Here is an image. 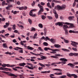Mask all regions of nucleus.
<instances>
[{
	"mask_svg": "<svg viewBox=\"0 0 78 78\" xmlns=\"http://www.w3.org/2000/svg\"><path fill=\"white\" fill-rule=\"evenodd\" d=\"M2 73H6V74H8L9 75H10L11 76H15V77H17V76L15 75V74L11 73H10L8 72H5V71H2Z\"/></svg>",
	"mask_w": 78,
	"mask_h": 78,
	"instance_id": "nucleus-1",
	"label": "nucleus"
},
{
	"mask_svg": "<svg viewBox=\"0 0 78 78\" xmlns=\"http://www.w3.org/2000/svg\"><path fill=\"white\" fill-rule=\"evenodd\" d=\"M71 42H72L71 43V45L73 46V47H76V48L77 47V45H78V43H76L75 42L73 41H71Z\"/></svg>",
	"mask_w": 78,
	"mask_h": 78,
	"instance_id": "nucleus-2",
	"label": "nucleus"
},
{
	"mask_svg": "<svg viewBox=\"0 0 78 78\" xmlns=\"http://www.w3.org/2000/svg\"><path fill=\"white\" fill-rule=\"evenodd\" d=\"M62 23H63V24H66V25H70L69 26V28H73V27H74V26L72 23H70L67 22Z\"/></svg>",
	"mask_w": 78,
	"mask_h": 78,
	"instance_id": "nucleus-3",
	"label": "nucleus"
},
{
	"mask_svg": "<svg viewBox=\"0 0 78 78\" xmlns=\"http://www.w3.org/2000/svg\"><path fill=\"white\" fill-rule=\"evenodd\" d=\"M78 56V53H70L69 54V55L70 56Z\"/></svg>",
	"mask_w": 78,
	"mask_h": 78,
	"instance_id": "nucleus-4",
	"label": "nucleus"
},
{
	"mask_svg": "<svg viewBox=\"0 0 78 78\" xmlns=\"http://www.w3.org/2000/svg\"><path fill=\"white\" fill-rule=\"evenodd\" d=\"M55 25L56 26H58H58H61V27H62V26H63V24H62V23L61 22H58L56 23H55Z\"/></svg>",
	"mask_w": 78,
	"mask_h": 78,
	"instance_id": "nucleus-5",
	"label": "nucleus"
},
{
	"mask_svg": "<svg viewBox=\"0 0 78 78\" xmlns=\"http://www.w3.org/2000/svg\"><path fill=\"white\" fill-rule=\"evenodd\" d=\"M30 53H31V54H32V55H35V56H42V55H41V54H35L33 52H30Z\"/></svg>",
	"mask_w": 78,
	"mask_h": 78,
	"instance_id": "nucleus-6",
	"label": "nucleus"
},
{
	"mask_svg": "<svg viewBox=\"0 0 78 78\" xmlns=\"http://www.w3.org/2000/svg\"><path fill=\"white\" fill-rule=\"evenodd\" d=\"M67 65L70 66L71 68H74V67H75V65L72 63H69L67 64Z\"/></svg>",
	"mask_w": 78,
	"mask_h": 78,
	"instance_id": "nucleus-7",
	"label": "nucleus"
},
{
	"mask_svg": "<svg viewBox=\"0 0 78 78\" xmlns=\"http://www.w3.org/2000/svg\"><path fill=\"white\" fill-rule=\"evenodd\" d=\"M29 15L30 16H31L32 17H34L35 16H36V14H33V12L31 11H30V13H29Z\"/></svg>",
	"mask_w": 78,
	"mask_h": 78,
	"instance_id": "nucleus-8",
	"label": "nucleus"
},
{
	"mask_svg": "<svg viewBox=\"0 0 78 78\" xmlns=\"http://www.w3.org/2000/svg\"><path fill=\"white\" fill-rule=\"evenodd\" d=\"M29 15L30 16H31L32 17H34L35 16H36V14H33V12L31 11H30V13H29Z\"/></svg>",
	"mask_w": 78,
	"mask_h": 78,
	"instance_id": "nucleus-9",
	"label": "nucleus"
},
{
	"mask_svg": "<svg viewBox=\"0 0 78 78\" xmlns=\"http://www.w3.org/2000/svg\"><path fill=\"white\" fill-rule=\"evenodd\" d=\"M27 47L28 50H34V48H32V47H30V46H27Z\"/></svg>",
	"mask_w": 78,
	"mask_h": 78,
	"instance_id": "nucleus-10",
	"label": "nucleus"
},
{
	"mask_svg": "<svg viewBox=\"0 0 78 78\" xmlns=\"http://www.w3.org/2000/svg\"><path fill=\"white\" fill-rule=\"evenodd\" d=\"M60 61H62L64 62H67L68 61L67 59L64 58H60Z\"/></svg>",
	"mask_w": 78,
	"mask_h": 78,
	"instance_id": "nucleus-11",
	"label": "nucleus"
},
{
	"mask_svg": "<svg viewBox=\"0 0 78 78\" xmlns=\"http://www.w3.org/2000/svg\"><path fill=\"white\" fill-rule=\"evenodd\" d=\"M56 8L58 10H61V7L60 5H57Z\"/></svg>",
	"mask_w": 78,
	"mask_h": 78,
	"instance_id": "nucleus-12",
	"label": "nucleus"
},
{
	"mask_svg": "<svg viewBox=\"0 0 78 78\" xmlns=\"http://www.w3.org/2000/svg\"><path fill=\"white\" fill-rule=\"evenodd\" d=\"M19 65L20 66H21V67H23L24 66H25V65H26V63H23L19 64Z\"/></svg>",
	"mask_w": 78,
	"mask_h": 78,
	"instance_id": "nucleus-13",
	"label": "nucleus"
},
{
	"mask_svg": "<svg viewBox=\"0 0 78 78\" xmlns=\"http://www.w3.org/2000/svg\"><path fill=\"white\" fill-rule=\"evenodd\" d=\"M54 47H55V48H59L61 47V45L59 44H55L54 45Z\"/></svg>",
	"mask_w": 78,
	"mask_h": 78,
	"instance_id": "nucleus-14",
	"label": "nucleus"
},
{
	"mask_svg": "<svg viewBox=\"0 0 78 78\" xmlns=\"http://www.w3.org/2000/svg\"><path fill=\"white\" fill-rule=\"evenodd\" d=\"M62 50H63V51H67V52H70V50H69L68 49H64V48H62Z\"/></svg>",
	"mask_w": 78,
	"mask_h": 78,
	"instance_id": "nucleus-15",
	"label": "nucleus"
},
{
	"mask_svg": "<svg viewBox=\"0 0 78 78\" xmlns=\"http://www.w3.org/2000/svg\"><path fill=\"white\" fill-rule=\"evenodd\" d=\"M51 41L52 43L54 44L55 42V40L51 38V39H50V41Z\"/></svg>",
	"mask_w": 78,
	"mask_h": 78,
	"instance_id": "nucleus-16",
	"label": "nucleus"
},
{
	"mask_svg": "<svg viewBox=\"0 0 78 78\" xmlns=\"http://www.w3.org/2000/svg\"><path fill=\"white\" fill-rule=\"evenodd\" d=\"M66 75L67 76H68V77H70V78H71L72 76V75H73V74H70L69 73H67Z\"/></svg>",
	"mask_w": 78,
	"mask_h": 78,
	"instance_id": "nucleus-17",
	"label": "nucleus"
},
{
	"mask_svg": "<svg viewBox=\"0 0 78 78\" xmlns=\"http://www.w3.org/2000/svg\"><path fill=\"white\" fill-rule=\"evenodd\" d=\"M6 55H13L14 53V52H12V53H11L9 52H7L5 53Z\"/></svg>",
	"mask_w": 78,
	"mask_h": 78,
	"instance_id": "nucleus-18",
	"label": "nucleus"
},
{
	"mask_svg": "<svg viewBox=\"0 0 78 78\" xmlns=\"http://www.w3.org/2000/svg\"><path fill=\"white\" fill-rule=\"evenodd\" d=\"M68 28V26L66 25H63V28L64 30H66V28Z\"/></svg>",
	"mask_w": 78,
	"mask_h": 78,
	"instance_id": "nucleus-19",
	"label": "nucleus"
},
{
	"mask_svg": "<svg viewBox=\"0 0 78 78\" xmlns=\"http://www.w3.org/2000/svg\"><path fill=\"white\" fill-rule=\"evenodd\" d=\"M51 51H59V50L57 49H51Z\"/></svg>",
	"mask_w": 78,
	"mask_h": 78,
	"instance_id": "nucleus-20",
	"label": "nucleus"
},
{
	"mask_svg": "<svg viewBox=\"0 0 78 78\" xmlns=\"http://www.w3.org/2000/svg\"><path fill=\"white\" fill-rule=\"evenodd\" d=\"M72 76H73L74 78H78V76L75 74H72Z\"/></svg>",
	"mask_w": 78,
	"mask_h": 78,
	"instance_id": "nucleus-21",
	"label": "nucleus"
},
{
	"mask_svg": "<svg viewBox=\"0 0 78 78\" xmlns=\"http://www.w3.org/2000/svg\"><path fill=\"white\" fill-rule=\"evenodd\" d=\"M51 58H55V59H58V57L56 56H55L54 55L51 56Z\"/></svg>",
	"mask_w": 78,
	"mask_h": 78,
	"instance_id": "nucleus-22",
	"label": "nucleus"
},
{
	"mask_svg": "<svg viewBox=\"0 0 78 78\" xmlns=\"http://www.w3.org/2000/svg\"><path fill=\"white\" fill-rule=\"evenodd\" d=\"M44 50L45 51H47L48 50H51V49L49 48L45 47L44 48Z\"/></svg>",
	"mask_w": 78,
	"mask_h": 78,
	"instance_id": "nucleus-23",
	"label": "nucleus"
},
{
	"mask_svg": "<svg viewBox=\"0 0 78 78\" xmlns=\"http://www.w3.org/2000/svg\"><path fill=\"white\" fill-rule=\"evenodd\" d=\"M66 6L65 5H63L61 6V9H65L66 8Z\"/></svg>",
	"mask_w": 78,
	"mask_h": 78,
	"instance_id": "nucleus-24",
	"label": "nucleus"
},
{
	"mask_svg": "<svg viewBox=\"0 0 78 78\" xmlns=\"http://www.w3.org/2000/svg\"><path fill=\"white\" fill-rule=\"evenodd\" d=\"M38 6L39 7L40 9L43 8V6L41 5V4H38Z\"/></svg>",
	"mask_w": 78,
	"mask_h": 78,
	"instance_id": "nucleus-25",
	"label": "nucleus"
},
{
	"mask_svg": "<svg viewBox=\"0 0 78 78\" xmlns=\"http://www.w3.org/2000/svg\"><path fill=\"white\" fill-rule=\"evenodd\" d=\"M41 19H42V20L45 19V18H46V16H45L44 15H41Z\"/></svg>",
	"mask_w": 78,
	"mask_h": 78,
	"instance_id": "nucleus-26",
	"label": "nucleus"
},
{
	"mask_svg": "<svg viewBox=\"0 0 78 78\" xmlns=\"http://www.w3.org/2000/svg\"><path fill=\"white\" fill-rule=\"evenodd\" d=\"M41 58H42V59H46L47 58V57H45L44 56H42L41 57Z\"/></svg>",
	"mask_w": 78,
	"mask_h": 78,
	"instance_id": "nucleus-27",
	"label": "nucleus"
},
{
	"mask_svg": "<svg viewBox=\"0 0 78 78\" xmlns=\"http://www.w3.org/2000/svg\"><path fill=\"white\" fill-rule=\"evenodd\" d=\"M75 17L74 16H70L69 17V20H71L73 19H74Z\"/></svg>",
	"mask_w": 78,
	"mask_h": 78,
	"instance_id": "nucleus-28",
	"label": "nucleus"
},
{
	"mask_svg": "<svg viewBox=\"0 0 78 78\" xmlns=\"http://www.w3.org/2000/svg\"><path fill=\"white\" fill-rule=\"evenodd\" d=\"M53 70H56V71H60L61 72V71H62V70L60 69H54Z\"/></svg>",
	"mask_w": 78,
	"mask_h": 78,
	"instance_id": "nucleus-29",
	"label": "nucleus"
},
{
	"mask_svg": "<svg viewBox=\"0 0 78 78\" xmlns=\"http://www.w3.org/2000/svg\"><path fill=\"white\" fill-rule=\"evenodd\" d=\"M38 26L39 27L41 28H43V26H42V24L41 23L39 24Z\"/></svg>",
	"mask_w": 78,
	"mask_h": 78,
	"instance_id": "nucleus-30",
	"label": "nucleus"
},
{
	"mask_svg": "<svg viewBox=\"0 0 78 78\" xmlns=\"http://www.w3.org/2000/svg\"><path fill=\"white\" fill-rule=\"evenodd\" d=\"M64 30L65 31V35H68V30Z\"/></svg>",
	"mask_w": 78,
	"mask_h": 78,
	"instance_id": "nucleus-31",
	"label": "nucleus"
},
{
	"mask_svg": "<svg viewBox=\"0 0 78 78\" xmlns=\"http://www.w3.org/2000/svg\"><path fill=\"white\" fill-rule=\"evenodd\" d=\"M48 18L49 19V20H52L53 19V17L51 16H47Z\"/></svg>",
	"mask_w": 78,
	"mask_h": 78,
	"instance_id": "nucleus-32",
	"label": "nucleus"
},
{
	"mask_svg": "<svg viewBox=\"0 0 78 78\" xmlns=\"http://www.w3.org/2000/svg\"><path fill=\"white\" fill-rule=\"evenodd\" d=\"M43 44L44 46H48V43L46 42H44L43 43Z\"/></svg>",
	"mask_w": 78,
	"mask_h": 78,
	"instance_id": "nucleus-33",
	"label": "nucleus"
},
{
	"mask_svg": "<svg viewBox=\"0 0 78 78\" xmlns=\"http://www.w3.org/2000/svg\"><path fill=\"white\" fill-rule=\"evenodd\" d=\"M69 33H75V31H74V30H70L69 31Z\"/></svg>",
	"mask_w": 78,
	"mask_h": 78,
	"instance_id": "nucleus-34",
	"label": "nucleus"
},
{
	"mask_svg": "<svg viewBox=\"0 0 78 78\" xmlns=\"http://www.w3.org/2000/svg\"><path fill=\"white\" fill-rule=\"evenodd\" d=\"M3 46L5 48H7V45H6V43H3Z\"/></svg>",
	"mask_w": 78,
	"mask_h": 78,
	"instance_id": "nucleus-35",
	"label": "nucleus"
},
{
	"mask_svg": "<svg viewBox=\"0 0 78 78\" xmlns=\"http://www.w3.org/2000/svg\"><path fill=\"white\" fill-rule=\"evenodd\" d=\"M39 64L41 66V67H45V66L44 65H43V64L39 63Z\"/></svg>",
	"mask_w": 78,
	"mask_h": 78,
	"instance_id": "nucleus-36",
	"label": "nucleus"
},
{
	"mask_svg": "<svg viewBox=\"0 0 78 78\" xmlns=\"http://www.w3.org/2000/svg\"><path fill=\"white\" fill-rule=\"evenodd\" d=\"M31 31H36V29L32 27V28L30 30Z\"/></svg>",
	"mask_w": 78,
	"mask_h": 78,
	"instance_id": "nucleus-37",
	"label": "nucleus"
},
{
	"mask_svg": "<svg viewBox=\"0 0 78 78\" xmlns=\"http://www.w3.org/2000/svg\"><path fill=\"white\" fill-rule=\"evenodd\" d=\"M64 42L65 43H66V44H67L68 43H69V41H68V40L65 39L64 40Z\"/></svg>",
	"mask_w": 78,
	"mask_h": 78,
	"instance_id": "nucleus-38",
	"label": "nucleus"
},
{
	"mask_svg": "<svg viewBox=\"0 0 78 78\" xmlns=\"http://www.w3.org/2000/svg\"><path fill=\"white\" fill-rule=\"evenodd\" d=\"M55 55L56 56H62V55H61L60 54H55Z\"/></svg>",
	"mask_w": 78,
	"mask_h": 78,
	"instance_id": "nucleus-39",
	"label": "nucleus"
},
{
	"mask_svg": "<svg viewBox=\"0 0 78 78\" xmlns=\"http://www.w3.org/2000/svg\"><path fill=\"white\" fill-rule=\"evenodd\" d=\"M18 12H19V11H15L13 12L14 14H17Z\"/></svg>",
	"mask_w": 78,
	"mask_h": 78,
	"instance_id": "nucleus-40",
	"label": "nucleus"
},
{
	"mask_svg": "<svg viewBox=\"0 0 78 78\" xmlns=\"http://www.w3.org/2000/svg\"><path fill=\"white\" fill-rule=\"evenodd\" d=\"M5 68H3V67H0V70H5Z\"/></svg>",
	"mask_w": 78,
	"mask_h": 78,
	"instance_id": "nucleus-41",
	"label": "nucleus"
},
{
	"mask_svg": "<svg viewBox=\"0 0 78 78\" xmlns=\"http://www.w3.org/2000/svg\"><path fill=\"white\" fill-rule=\"evenodd\" d=\"M38 49L41 51H43V49L41 48V47H39Z\"/></svg>",
	"mask_w": 78,
	"mask_h": 78,
	"instance_id": "nucleus-42",
	"label": "nucleus"
},
{
	"mask_svg": "<svg viewBox=\"0 0 78 78\" xmlns=\"http://www.w3.org/2000/svg\"><path fill=\"white\" fill-rule=\"evenodd\" d=\"M55 16L56 19H58V14H55Z\"/></svg>",
	"mask_w": 78,
	"mask_h": 78,
	"instance_id": "nucleus-43",
	"label": "nucleus"
},
{
	"mask_svg": "<svg viewBox=\"0 0 78 78\" xmlns=\"http://www.w3.org/2000/svg\"><path fill=\"white\" fill-rule=\"evenodd\" d=\"M59 78H66V75L62 76L60 77Z\"/></svg>",
	"mask_w": 78,
	"mask_h": 78,
	"instance_id": "nucleus-44",
	"label": "nucleus"
},
{
	"mask_svg": "<svg viewBox=\"0 0 78 78\" xmlns=\"http://www.w3.org/2000/svg\"><path fill=\"white\" fill-rule=\"evenodd\" d=\"M25 67H27V68H28V69H31V67H29V66H28V65L26 66H25Z\"/></svg>",
	"mask_w": 78,
	"mask_h": 78,
	"instance_id": "nucleus-45",
	"label": "nucleus"
},
{
	"mask_svg": "<svg viewBox=\"0 0 78 78\" xmlns=\"http://www.w3.org/2000/svg\"><path fill=\"white\" fill-rule=\"evenodd\" d=\"M55 76V75L54 74H51L50 75V77L51 78H53V76Z\"/></svg>",
	"mask_w": 78,
	"mask_h": 78,
	"instance_id": "nucleus-46",
	"label": "nucleus"
},
{
	"mask_svg": "<svg viewBox=\"0 0 78 78\" xmlns=\"http://www.w3.org/2000/svg\"><path fill=\"white\" fill-rule=\"evenodd\" d=\"M28 20L30 24H31V23H32V21H31V20L30 19H28Z\"/></svg>",
	"mask_w": 78,
	"mask_h": 78,
	"instance_id": "nucleus-47",
	"label": "nucleus"
},
{
	"mask_svg": "<svg viewBox=\"0 0 78 78\" xmlns=\"http://www.w3.org/2000/svg\"><path fill=\"white\" fill-rule=\"evenodd\" d=\"M19 9L20 10H23V7H19Z\"/></svg>",
	"mask_w": 78,
	"mask_h": 78,
	"instance_id": "nucleus-48",
	"label": "nucleus"
},
{
	"mask_svg": "<svg viewBox=\"0 0 78 78\" xmlns=\"http://www.w3.org/2000/svg\"><path fill=\"white\" fill-rule=\"evenodd\" d=\"M42 14V12L39 10V11L38 12V15H41Z\"/></svg>",
	"mask_w": 78,
	"mask_h": 78,
	"instance_id": "nucleus-49",
	"label": "nucleus"
},
{
	"mask_svg": "<svg viewBox=\"0 0 78 78\" xmlns=\"http://www.w3.org/2000/svg\"><path fill=\"white\" fill-rule=\"evenodd\" d=\"M45 39H46V40H48V41H50V39L48 38V37H46L45 38Z\"/></svg>",
	"mask_w": 78,
	"mask_h": 78,
	"instance_id": "nucleus-50",
	"label": "nucleus"
},
{
	"mask_svg": "<svg viewBox=\"0 0 78 78\" xmlns=\"http://www.w3.org/2000/svg\"><path fill=\"white\" fill-rule=\"evenodd\" d=\"M12 29L13 30H16V25H14L13 27H12Z\"/></svg>",
	"mask_w": 78,
	"mask_h": 78,
	"instance_id": "nucleus-51",
	"label": "nucleus"
},
{
	"mask_svg": "<svg viewBox=\"0 0 78 78\" xmlns=\"http://www.w3.org/2000/svg\"><path fill=\"white\" fill-rule=\"evenodd\" d=\"M44 34H46V33H47V29L45 28H44Z\"/></svg>",
	"mask_w": 78,
	"mask_h": 78,
	"instance_id": "nucleus-52",
	"label": "nucleus"
},
{
	"mask_svg": "<svg viewBox=\"0 0 78 78\" xmlns=\"http://www.w3.org/2000/svg\"><path fill=\"white\" fill-rule=\"evenodd\" d=\"M55 64H59V63H52L51 64V66H53V65H55Z\"/></svg>",
	"mask_w": 78,
	"mask_h": 78,
	"instance_id": "nucleus-53",
	"label": "nucleus"
},
{
	"mask_svg": "<svg viewBox=\"0 0 78 78\" xmlns=\"http://www.w3.org/2000/svg\"><path fill=\"white\" fill-rule=\"evenodd\" d=\"M72 49L73 50H74V51H77V49H76L75 48H73Z\"/></svg>",
	"mask_w": 78,
	"mask_h": 78,
	"instance_id": "nucleus-54",
	"label": "nucleus"
},
{
	"mask_svg": "<svg viewBox=\"0 0 78 78\" xmlns=\"http://www.w3.org/2000/svg\"><path fill=\"white\" fill-rule=\"evenodd\" d=\"M12 42L14 43H16V42H17V41H16V40L14 39L12 40Z\"/></svg>",
	"mask_w": 78,
	"mask_h": 78,
	"instance_id": "nucleus-55",
	"label": "nucleus"
},
{
	"mask_svg": "<svg viewBox=\"0 0 78 78\" xmlns=\"http://www.w3.org/2000/svg\"><path fill=\"white\" fill-rule=\"evenodd\" d=\"M16 65H10V67H14V66H16Z\"/></svg>",
	"mask_w": 78,
	"mask_h": 78,
	"instance_id": "nucleus-56",
	"label": "nucleus"
},
{
	"mask_svg": "<svg viewBox=\"0 0 78 78\" xmlns=\"http://www.w3.org/2000/svg\"><path fill=\"white\" fill-rule=\"evenodd\" d=\"M19 53H23V50H20L19 51Z\"/></svg>",
	"mask_w": 78,
	"mask_h": 78,
	"instance_id": "nucleus-57",
	"label": "nucleus"
},
{
	"mask_svg": "<svg viewBox=\"0 0 78 78\" xmlns=\"http://www.w3.org/2000/svg\"><path fill=\"white\" fill-rule=\"evenodd\" d=\"M41 5H42V6H44L45 5V3H43V2H42L41 3Z\"/></svg>",
	"mask_w": 78,
	"mask_h": 78,
	"instance_id": "nucleus-58",
	"label": "nucleus"
},
{
	"mask_svg": "<svg viewBox=\"0 0 78 78\" xmlns=\"http://www.w3.org/2000/svg\"><path fill=\"white\" fill-rule=\"evenodd\" d=\"M5 1H4L2 3V5L3 6H4L5 5Z\"/></svg>",
	"mask_w": 78,
	"mask_h": 78,
	"instance_id": "nucleus-59",
	"label": "nucleus"
},
{
	"mask_svg": "<svg viewBox=\"0 0 78 78\" xmlns=\"http://www.w3.org/2000/svg\"><path fill=\"white\" fill-rule=\"evenodd\" d=\"M41 40H43V39H44V40H45V37H41Z\"/></svg>",
	"mask_w": 78,
	"mask_h": 78,
	"instance_id": "nucleus-60",
	"label": "nucleus"
},
{
	"mask_svg": "<svg viewBox=\"0 0 78 78\" xmlns=\"http://www.w3.org/2000/svg\"><path fill=\"white\" fill-rule=\"evenodd\" d=\"M2 22H5V18H3L2 19Z\"/></svg>",
	"mask_w": 78,
	"mask_h": 78,
	"instance_id": "nucleus-61",
	"label": "nucleus"
},
{
	"mask_svg": "<svg viewBox=\"0 0 78 78\" xmlns=\"http://www.w3.org/2000/svg\"><path fill=\"white\" fill-rule=\"evenodd\" d=\"M2 67H6V64H3V65H2Z\"/></svg>",
	"mask_w": 78,
	"mask_h": 78,
	"instance_id": "nucleus-62",
	"label": "nucleus"
},
{
	"mask_svg": "<svg viewBox=\"0 0 78 78\" xmlns=\"http://www.w3.org/2000/svg\"><path fill=\"white\" fill-rule=\"evenodd\" d=\"M39 11H41L42 12H44V9H43V8L40 9Z\"/></svg>",
	"mask_w": 78,
	"mask_h": 78,
	"instance_id": "nucleus-63",
	"label": "nucleus"
},
{
	"mask_svg": "<svg viewBox=\"0 0 78 78\" xmlns=\"http://www.w3.org/2000/svg\"><path fill=\"white\" fill-rule=\"evenodd\" d=\"M74 64V65H78V62H74L73 63Z\"/></svg>",
	"mask_w": 78,
	"mask_h": 78,
	"instance_id": "nucleus-64",
	"label": "nucleus"
}]
</instances>
